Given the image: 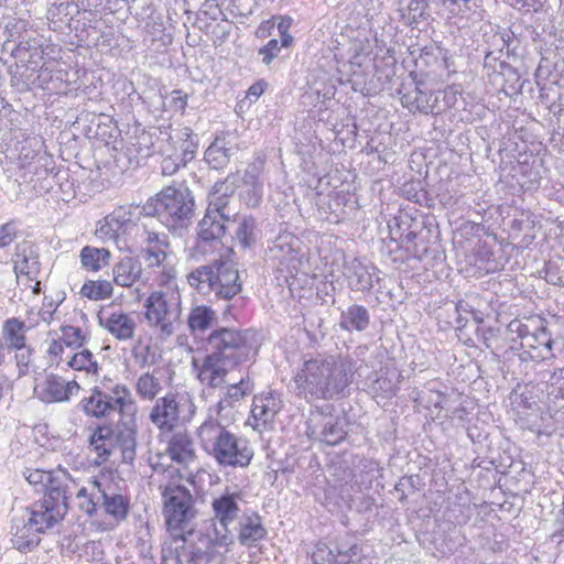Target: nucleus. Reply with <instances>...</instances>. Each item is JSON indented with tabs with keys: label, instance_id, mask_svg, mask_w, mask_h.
I'll list each match as a JSON object with an SVG mask.
<instances>
[{
	"label": "nucleus",
	"instance_id": "nucleus-1",
	"mask_svg": "<svg viewBox=\"0 0 564 564\" xmlns=\"http://www.w3.org/2000/svg\"><path fill=\"white\" fill-rule=\"evenodd\" d=\"M202 345L207 354L198 370V379L210 388L224 384L229 371L250 360L257 352L250 330L235 327L214 328Z\"/></svg>",
	"mask_w": 564,
	"mask_h": 564
},
{
	"label": "nucleus",
	"instance_id": "nucleus-2",
	"mask_svg": "<svg viewBox=\"0 0 564 564\" xmlns=\"http://www.w3.org/2000/svg\"><path fill=\"white\" fill-rule=\"evenodd\" d=\"M356 361L350 356H317L304 361L294 378L296 393L307 402L334 400L352 382Z\"/></svg>",
	"mask_w": 564,
	"mask_h": 564
},
{
	"label": "nucleus",
	"instance_id": "nucleus-3",
	"mask_svg": "<svg viewBox=\"0 0 564 564\" xmlns=\"http://www.w3.org/2000/svg\"><path fill=\"white\" fill-rule=\"evenodd\" d=\"M195 212V195L185 182L163 187L140 207L142 216L155 217L170 232L176 235H181L193 223Z\"/></svg>",
	"mask_w": 564,
	"mask_h": 564
},
{
	"label": "nucleus",
	"instance_id": "nucleus-4",
	"mask_svg": "<svg viewBox=\"0 0 564 564\" xmlns=\"http://www.w3.org/2000/svg\"><path fill=\"white\" fill-rule=\"evenodd\" d=\"M203 449L223 467H247L253 458L248 440L237 436L215 419L206 420L197 430Z\"/></svg>",
	"mask_w": 564,
	"mask_h": 564
},
{
	"label": "nucleus",
	"instance_id": "nucleus-5",
	"mask_svg": "<svg viewBox=\"0 0 564 564\" xmlns=\"http://www.w3.org/2000/svg\"><path fill=\"white\" fill-rule=\"evenodd\" d=\"M160 490L167 531L175 540L186 542L187 535L194 532V522L198 514L195 498L188 488L173 482L161 485Z\"/></svg>",
	"mask_w": 564,
	"mask_h": 564
},
{
	"label": "nucleus",
	"instance_id": "nucleus-6",
	"mask_svg": "<svg viewBox=\"0 0 564 564\" xmlns=\"http://www.w3.org/2000/svg\"><path fill=\"white\" fill-rule=\"evenodd\" d=\"M507 336L511 349H517L519 344L522 350L519 357L522 361H542L554 357V340L542 318H528L527 322L513 319L507 326Z\"/></svg>",
	"mask_w": 564,
	"mask_h": 564
},
{
	"label": "nucleus",
	"instance_id": "nucleus-7",
	"mask_svg": "<svg viewBox=\"0 0 564 564\" xmlns=\"http://www.w3.org/2000/svg\"><path fill=\"white\" fill-rule=\"evenodd\" d=\"M187 281L199 293H215L223 300H231L242 290L239 271L228 260H214L197 267L187 275Z\"/></svg>",
	"mask_w": 564,
	"mask_h": 564
},
{
	"label": "nucleus",
	"instance_id": "nucleus-8",
	"mask_svg": "<svg viewBox=\"0 0 564 564\" xmlns=\"http://www.w3.org/2000/svg\"><path fill=\"white\" fill-rule=\"evenodd\" d=\"M120 415L121 419L115 426H98L90 437V445L102 462H106L113 448L118 447L123 463L131 465L137 456L138 444L135 413Z\"/></svg>",
	"mask_w": 564,
	"mask_h": 564
},
{
	"label": "nucleus",
	"instance_id": "nucleus-9",
	"mask_svg": "<svg viewBox=\"0 0 564 564\" xmlns=\"http://www.w3.org/2000/svg\"><path fill=\"white\" fill-rule=\"evenodd\" d=\"M145 318L162 338L171 337L181 325V296L177 293L153 292L145 300Z\"/></svg>",
	"mask_w": 564,
	"mask_h": 564
},
{
	"label": "nucleus",
	"instance_id": "nucleus-10",
	"mask_svg": "<svg viewBox=\"0 0 564 564\" xmlns=\"http://www.w3.org/2000/svg\"><path fill=\"white\" fill-rule=\"evenodd\" d=\"M78 406L86 415L97 419L109 416L115 412L132 414L137 411L131 392L123 384H116L111 393L95 387L89 397L82 399Z\"/></svg>",
	"mask_w": 564,
	"mask_h": 564
},
{
	"label": "nucleus",
	"instance_id": "nucleus-11",
	"mask_svg": "<svg viewBox=\"0 0 564 564\" xmlns=\"http://www.w3.org/2000/svg\"><path fill=\"white\" fill-rule=\"evenodd\" d=\"M55 484L50 492H44L43 498L32 503L29 509L28 518L31 525L36 528L35 531L45 532L58 523L68 511L69 491L59 487L58 480Z\"/></svg>",
	"mask_w": 564,
	"mask_h": 564
},
{
	"label": "nucleus",
	"instance_id": "nucleus-12",
	"mask_svg": "<svg viewBox=\"0 0 564 564\" xmlns=\"http://www.w3.org/2000/svg\"><path fill=\"white\" fill-rule=\"evenodd\" d=\"M79 389L76 380L65 381L62 377L50 373L39 388H35V393L44 403H59L68 401Z\"/></svg>",
	"mask_w": 564,
	"mask_h": 564
},
{
	"label": "nucleus",
	"instance_id": "nucleus-13",
	"mask_svg": "<svg viewBox=\"0 0 564 564\" xmlns=\"http://www.w3.org/2000/svg\"><path fill=\"white\" fill-rule=\"evenodd\" d=\"M268 531L263 520L258 512H245L238 520L236 541L247 549L256 547L258 543L264 540Z\"/></svg>",
	"mask_w": 564,
	"mask_h": 564
},
{
	"label": "nucleus",
	"instance_id": "nucleus-14",
	"mask_svg": "<svg viewBox=\"0 0 564 564\" xmlns=\"http://www.w3.org/2000/svg\"><path fill=\"white\" fill-rule=\"evenodd\" d=\"M359 258H345L343 264V275L347 281L348 288L354 292H369L373 288L375 273Z\"/></svg>",
	"mask_w": 564,
	"mask_h": 564
},
{
	"label": "nucleus",
	"instance_id": "nucleus-15",
	"mask_svg": "<svg viewBox=\"0 0 564 564\" xmlns=\"http://www.w3.org/2000/svg\"><path fill=\"white\" fill-rule=\"evenodd\" d=\"M186 323L189 334L203 343L207 336L206 333L218 327V316L216 311L208 305H193L187 315Z\"/></svg>",
	"mask_w": 564,
	"mask_h": 564
},
{
	"label": "nucleus",
	"instance_id": "nucleus-16",
	"mask_svg": "<svg viewBox=\"0 0 564 564\" xmlns=\"http://www.w3.org/2000/svg\"><path fill=\"white\" fill-rule=\"evenodd\" d=\"M151 422L160 430L172 431L180 421V404L174 394L156 400L150 412Z\"/></svg>",
	"mask_w": 564,
	"mask_h": 564
},
{
	"label": "nucleus",
	"instance_id": "nucleus-17",
	"mask_svg": "<svg viewBox=\"0 0 564 564\" xmlns=\"http://www.w3.org/2000/svg\"><path fill=\"white\" fill-rule=\"evenodd\" d=\"M15 274L25 275L33 281L40 272V260L37 248L30 241H22L17 245L12 257Z\"/></svg>",
	"mask_w": 564,
	"mask_h": 564
},
{
	"label": "nucleus",
	"instance_id": "nucleus-18",
	"mask_svg": "<svg viewBox=\"0 0 564 564\" xmlns=\"http://www.w3.org/2000/svg\"><path fill=\"white\" fill-rule=\"evenodd\" d=\"M98 322L101 327L120 341L132 339L137 328L135 318L121 311L112 312L109 315L99 313Z\"/></svg>",
	"mask_w": 564,
	"mask_h": 564
},
{
	"label": "nucleus",
	"instance_id": "nucleus-19",
	"mask_svg": "<svg viewBox=\"0 0 564 564\" xmlns=\"http://www.w3.org/2000/svg\"><path fill=\"white\" fill-rule=\"evenodd\" d=\"M240 495L238 492L225 491L212 501L213 520L217 523L232 525L240 519L241 509L239 507Z\"/></svg>",
	"mask_w": 564,
	"mask_h": 564
},
{
	"label": "nucleus",
	"instance_id": "nucleus-20",
	"mask_svg": "<svg viewBox=\"0 0 564 564\" xmlns=\"http://www.w3.org/2000/svg\"><path fill=\"white\" fill-rule=\"evenodd\" d=\"M230 223L225 221V218L210 214V212H205L203 219L197 225L196 248L204 249L205 246L219 242Z\"/></svg>",
	"mask_w": 564,
	"mask_h": 564
},
{
	"label": "nucleus",
	"instance_id": "nucleus-21",
	"mask_svg": "<svg viewBox=\"0 0 564 564\" xmlns=\"http://www.w3.org/2000/svg\"><path fill=\"white\" fill-rule=\"evenodd\" d=\"M140 205L130 207H119L112 214L105 218V224L100 227V231L110 237H118L120 232H126L135 227L133 216L135 212L140 214Z\"/></svg>",
	"mask_w": 564,
	"mask_h": 564
},
{
	"label": "nucleus",
	"instance_id": "nucleus-22",
	"mask_svg": "<svg viewBox=\"0 0 564 564\" xmlns=\"http://www.w3.org/2000/svg\"><path fill=\"white\" fill-rule=\"evenodd\" d=\"M79 13V7L73 1L61 2L58 4H53L48 9V20L54 25V30L62 29L63 25L68 26L70 31L76 32V36L79 40H84V36L79 34V21H74V17ZM84 32V29L80 30V33Z\"/></svg>",
	"mask_w": 564,
	"mask_h": 564
},
{
	"label": "nucleus",
	"instance_id": "nucleus-23",
	"mask_svg": "<svg viewBox=\"0 0 564 564\" xmlns=\"http://www.w3.org/2000/svg\"><path fill=\"white\" fill-rule=\"evenodd\" d=\"M234 147L227 135L221 132L217 134L214 141L204 152V161L207 163L209 169L224 170L230 162Z\"/></svg>",
	"mask_w": 564,
	"mask_h": 564
},
{
	"label": "nucleus",
	"instance_id": "nucleus-24",
	"mask_svg": "<svg viewBox=\"0 0 564 564\" xmlns=\"http://www.w3.org/2000/svg\"><path fill=\"white\" fill-rule=\"evenodd\" d=\"M35 527L31 525L29 518L26 520L24 518L14 519L11 539L13 546L21 552H28L37 546L41 541L39 534L43 532L35 531Z\"/></svg>",
	"mask_w": 564,
	"mask_h": 564
},
{
	"label": "nucleus",
	"instance_id": "nucleus-25",
	"mask_svg": "<svg viewBox=\"0 0 564 564\" xmlns=\"http://www.w3.org/2000/svg\"><path fill=\"white\" fill-rule=\"evenodd\" d=\"M206 532L199 533V541L210 544L213 547L224 549L225 552L236 542V533L227 524L217 523L218 521L210 519Z\"/></svg>",
	"mask_w": 564,
	"mask_h": 564
},
{
	"label": "nucleus",
	"instance_id": "nucleus-26",
	"mask_svg": "<svg viewBox=\"0 0 564 564\" xmlns=\"http://www.w3.org/2000/svg\"><path fill=\"white\" fill-rule=\"evenodd\" d=\"M166 452L173 462L184 466L189 465L196 458L194 442L186 433L173 434L169 441Z\"/></svg>",
	"mask_w": 564,
	"mask_h": 564
},
{
	"label": "nucleus",
	"instance_id": "nucleus-27",
	"mask_svg": "<svg viewBox=\"0 0 564 564\" xmlns=\"http://www.w3.org/2000/svg\"><path fill=\"white\" fill-rule=\"evenodd\" d=\"M101 498H100V509L105 511V513L117 522H121L127 519L130 501L127 497L115 492L111 490V487H104L101 485Z\"/></svg>",
	"mask_w": 564,
	"mask_h": 564
},
{
	"label": "nucleus",
	"instance_id": "nucleus-28",
	"mask_svg": "<svg viewBox=\"0 0 564 564\" xmlns=\"http://www.w3.org/2000/svg\"><path fill=\"white\" fill-rule=\"evenodd\" d=\"M370 325V313L367 307L359 304H351L341 311L339 318V327L343 330L365 332Z\"/></svg>",
	"mask_w": 564,
	"mask_h": 564
},
{
	"label": "nucleus",
	"instance_id": "nucleus-29",
	"mask_svg": "<svg viewBox=\"0 0 564 564\" xmlns=\"http://www.w3.org/2000/svg\"><path fill=\"white\" fill-rule=\"evenodd\" d=\"M142 274V267L138 259L123 257L113 267V281L117 285L130 288Z\"/></svg>",
	"mask_w": 564,
	"mask_h": 564
},
{
	"label": "nucleus",
	"instance_id": "nucleus-30",
	"mask_svg": "<svg viewBox=\"0 0 564 564\" xmlns=\"http://www.w3.org/2000/svg\"><path fill=\"white\" fill-rule=\"evenodd\" d=\"M89 487H83L78 490L76 497L79 500L78 508L88 517H93L100 509L101 482L91 478L88 482Z\"/></svg>",
	"mask_w": 564,
	"mask_h": 564
},
{
	"label": "nucleus",
	"instance_id": "nucleus-31",
	"mask_svg": "<svg viewBox=\"0 0 564 564\" xmlns=\"http://www.w3.org/2000/svg\"><path fill=\"white\" fill-rule=\"evenodd\" d=\"M25 479L31 485L43 486L45 492H50L52 487L56 486L55 481L58 480L59 487L68 491L69 474L66 470H58L56 473L40 469L28 470L25 473Z\"/></svg>",
	"mask_w": 564,
	"mask_h": 564
},
{
	"label": "nucleus",
	"instance_id": "nucleus-32",
	"mask_svg": "<svg viewBox=\"0 0 564 564\" xmlns=\"http://www.w3.org/2000/svg\"><path fill=\"white\" fill-rule=\"evenodd\" d=\"M281 409V401L272 393L253 398L251 414L256 421L263 424L271 422Z\"/></svg>",
	"mask_w": 564,
	"mask_h": 564
},
{
	"label": "nucleus",
	"instance_id": "nucleus-33",
	"mask_svg": "<svg viewBox=\"0 0 564 564\" xmlns=\"http://www.w3.org/2000/svg\"><path fill=\"white\" fill-rule=\"evenodd\" d=\"M427 0H398V11L406 25H417L426 18Z\"/></svg>",
	"mask_w": 564,
	"mask_h": 564
},
{
	"label": "nucleus",
	"instance_id": "nucleus-34",
	"mask_svg": "<svg viewBox=\"0 0 564 564\" xmlns=\"http://www.w3.org/2000/svg\"><path fill=\"white\" fill-rule=\"evenodd\" d=\"M82 267L88 271L97 272L110 262L111 253L106 248L85 246L80 250Z\"/></svg>",
	"mask_w": 564,
	"mask_h": 564
},
{
	"label": "nucleus",
	"instance_id": "nucleus-35",
	"mask_svg": "<svg viewBox=\"0 0 564 564\" xmlns=\"http://www.w3.org/2000/svg\"><path fill=\"white\" fill-rule=\"evenodd\" d=\"M401 104L410 111H420L422 113H430L434 110V104L431 102L432 94L423 91L417 86L414 89L402 94Z\"/></svg>",
	"mask_w": 564,
	"mask_h": 564
},
{
	"label": "nucleus",
	"instance_id": "nucleus-36",
	"mask_svg": "<svg viewBox=\"0 0 564 564\" xmlns=\"http://www.w3.org/2000/svg\"><path fill=\"white\" fill-rule=\"evenodd\" d=\"M333 564H349L359 556L360 547L347 536L338 538L332 544Z\"/></svg>",
	"mask_w": 564,
	"mask_h": 564
},
{
	"label": "nucleus",
	"instance_id": "nucleus-37",
	"mask_svg": "<svg viewBox=\"0 0 564 564\" xmlns=\"http://www.w3.org/2000/svg\"><path fill=\"white\" fill-rule=\"evenodd\" d=\"M346 425L344 419L326 417L321 431V441L333 446L339 444L347 435Z\"/></svg>",
	"mask_w": 564,
	"mask_h": 564
},
{
	"label": "nucleus",
	"instance_id": "nucleus-38",
	"mask_svg": "<svg viewBox=\"0 0 564 564\" xmlns=\"http://www.w3.org/2000/svg\"><path fill=\"white\" fill-rule=\"evenodd\" d=\"M237 221L235 239L242 249L251 248L257 241V223L252 216H242Z\"/></svg>",
	"mask_w": 564,
	"mask_h": 564
},
{
	"label": "nucleus",
	"instance_id": "nucleus-39",
	"mask_svg": "<svg viewBox=\"0 0 564 564\" xmlns=\"http://www.w3.org/2000/svg\"><path fill=\"white\" fill-rule=\"evenodd\" d=\"M25 324L18 318H9L3 325L4 338L11 349H22L25 346Z\"/></svg>",
	"mask_w": 564,
	"mask_h": 564
},
{
	"label": "nucleus",
	"instance_id": "nucleus-40",
	"mask_svg": "<svg viewBox=\"0 0 564 564\" xmlns=\"http://www.w3.org/2000/svg\"><path fill=\"white\" fill-rule=\"evenodd\" d=\"M253 384L250 382L249 379H240L238 383L230 384L227 388L226 394L224 398H221L218 403L217 408L218 411L221 412L228 406H231L234 402L239 401L245 395L249 394L252 390Z\"/></svg>",
	"mask_w": 564,
	"mask_h": 564
},
{
	"label": "nucleus",
	"instance_id": "nucleus-41",
	"mask_svg": "<svg viewBox=\"0 0 564 564\" xmlns=\"http://www.w3.org/2000/svg\"><path fill=\"white\" fill-rule=\"evenodd\" d=\"M223 553L219 547H213L198 540L197 545L192 551L191 564H219Z\"/></svg>",
	"mask_w": 564,
	"mask_h": 564
},
{
	"label": "nucleus",
	"instance_id": "nucleus-42",
	"mask_svg": "<svg viewBox=\"0 0 564 564\" xmlns=\"http://www.w3.org/2000/svg\"><path fill=\"white\" fill-rule=\"evenodd\" d=\"M180 140H181V159L183 166H185L188 162L193 161L196 156L198 150V137L193 132L189 127H184L180 130Z\"/></svg>",
	"mask_w": 564,
	"mask_h": 564
},
{
	"label": "nucleus",
	"instance_id": "nucleus-43",
	"mask_svg": "<svg viewBox=\"0 0 564 564\" xmlns=\"http://www.w3.org/2000/svg\"><path fill=\"white\" fill-rule=\"evenodd\" d=\"M112 290V285L108 281H87L82 286L80 294L89 300L99 301L110 297Z\"/></svg>",
	"mask_w": 564,
	"mask_h": 564
},
{
	"label": "nucleus",
	"instance_id": "nucleus-44",
	"mask_svg": "<svg viewBox=\"0 0 564 564\" xmlns=\"http://www.w3.org/2000/svg\"><path fill=\"white\" fill-rule=\"evenodd\" d=\"M417 224L408 226L405 228V232H400L399 236H395V241H399L401 247H403L409 253H411L415 258H421L422 253L426 252V247L423 246L422 249L419 248L416 243V239L419 238V232L415 228Z\"/></svg>",
	"mask_w": 564,
	"mask_h": 564
},
{
	"label": "nucleus",
	"instance_id": "nucleus-45",
	"mask_svg": "<svg viewBox=\"0 0 564 564\" xmlns=\"http://www.w3.org/2000/svg\"><path fill=\"white\" fill-rule=\"evenodd\" d=\"M206 212H210L213 215L225 218V221H235L236 214L231 213L229 208V198L226 196L213 194V192H210L209 204Z\"/></svg>",
	"mask_w": 564,
	"mask_h": 564
},
{
	"label": "nucleus",
	"instance_id": "nucleus-46",
	"mask_svg": "<svg viewBox=\"0 0 564 564\" xmlns=\"http://www.w3.org/2000/svg\"><path fill=\"white\" fill-rule=\"evenodd\" d=\"M135 389L138 394L147 400H153L161 390V383L158 378L147 372L140 376Z\"/></svg>",
	"mask_w": 564,
	"mask_h": 564
},
{
	"label": "nucleus",
	"instance_id": "nucleus-47",
	"mask_svg": "<svg viewBox=\"0 0 564 564\" xmlns=\"http://www.w3.org/2000/svg\"><path fill=\"white\" fill-rule=\"evenodd\" d=\"M35 47H42L41 40L23 34L19 36V42L14 43L10 50L11 55L18 63L25 61L26 54L34 52Z\"/></svg>",
	"mask_w": 564,
	"mask_h": 564
},
{
	"label": "nucleus",
	"instance_id": "nucleus-48",
	"mask_svg": "<svg viewBox=\"0 0 564 564\" xmlns=\"http://www.w3.org/2000/svg\"><path fill=\"white\" fill-rule=\"evenodd\" d=\"M68 366L75 370H84L88 373H97L98 364L89 349L74 354L68 361Z\"/></svg>",
	"mask_w": 564,
	"mask_h": 564
},
{
	"label": "nucleus",
	"instance_id": "nucleus-49",
	"mask_svg": "<svg viewBox=\"0 0 564 564\" xmlns=\"http://www.w3.org/2000/svg\"><path fill=\"white\" fill-rule=\"evenodd\" d=\"M62 337L61 340L70 348H80L87 340V336L83 333L79 327L72 325H64L61 327Z\"/></svg>",
	"mask_w": 564,
	"mask_h": 564
},
{
	"label": "nucleus",
	"instance_id": "nucleus-50",
	"mask_svg": "<svg viewBox=\"0 0 564 564\" xmlns=\"http://www.w3.org/2000/svg\"><path fill=\"white\" fill-rule=\"evenodd\" d=\"M545 274L549 283L564 286V257L550 260L546 263Z\"/></svg>",
	"mask_w": 564,
	"mask_h": 564
},
{
	"label": "nucleus",
	"instance_id": "nucleus-51",
	"mask_svg": "<svg viewBox=\"0 0 564 564\" xmlns=\"http://www.w3.org/2000/svg\"><path fill=\"white\" fill-rule=\"evenodd\" d=\"M169 247L161 246H147L141 249V256L147 262L148 267H160L166 259L165 249Z\"/></svg>",
	"mask_w": 564,
	"mask_h": 564
},
{
	"label": "nucleus",
	"instance_id": "nucleus-52",
	"mask_svg": "<svg viewBox=\"0 0 564 564\" xmlns=\"http://www.w3.org/2000/svg\"><path fill=\"white\" fill-rule=\"evenodd\" d=\"M498 66V75H501L505 78V80L509 83V87L513 91L521 90L523 83L521 80L519 72L511 65L507 64L506 62H499Z\"/></svg>",
	"mask_w": 564,
	"mask_h": 564
},
{
	"label": "nucleus",
	"instance_id": "nucleus-53",
	"mask_svg": "<svg viewBox=\"0 0 564 564\" xmlns=\"http://www.w3.org/2000/svg\"><path fill=\"white\" fill-rule=\"evenodd\" d=\"M43 54L42 47H35L34 52L26 54L25 61L17 63V67H23L24 72H39L43 67Z\"/></svg>",
	"mask_w": 564,
	"mask_h": 564
},
{
	"label": "nucleus",
	"instance_id": "nucleus-54",
	"mask_svg": "<svg viewBox=\"0 0 564 564\" xmlns=\"http://www.w3.org/2000/svg\"><path fill=\"white\" fill-rule=\"evenodd\" d=\"M237 174L230 173L225 180L218 181L213 186V194L230 197L237 189Z\"/></svg>",
	"mask_w": 564,
	"mask_h": 564
},
{
	"label": "nucleus",
	"instance_id": "nucleus-55",
	"mask_svg": "<svg viewBox=\"0 0 564 564\" xmlns=\"http://www.w3.org/2000/svg\"><path fill=\"white\" fill-rule=\"evenodd\" d=\"M111 122L112 119L105 115H94L90 120L91 124H96V130L94 131L95 138L106 139L111 138Z\"/></svg>",
	"mask_w": 564,
	"mask_h": 564
},
{
	"label": "nucleus",
	"instance_id": "nucleus-56",
	"mask_svg": "<svg viewBox=\"0 0 564 564\" xmlns=\"http://www.w3.org/2000/svg\"><path fill=\"white\" fill-rule=\"evenodd\" d=\"M411 225H415V221L408 214H400L394 217L388 224L391 239L395 241V236H399L400 232H405V228Z\"/></svg>",
	"mask_w": 564,
	"mask_h": 564
},
{
	"label": "nucleus",
	"instance_id": "nucleus-57",
	"mask_svg": "<svg viewBox=\"0 0 564 564\" xmlns=\"http://www.w3.org/2000/svg\"><path fill=\"white\" fill-rule=\"evenodd\" d=\"M313 564H333V551L332 545H327L324 542H318L311 555Z\"/></svg>",
	"mask_w": 564,
	"mask_h": 564
},
{
	"label": "nucleus",
	"instance_id": "nucleus-58",
	"mask_svg": "<svg viewBox=\"0 0 564 564\" xmlns=\"http://www.w3.org/2000/svg\"><path fill=\"white\" fill-rule=\"evenodd\" d=\"M295 242L296 239L294 236L290 234L281 235L275 239L273 247L271 248V251L274 253V257H279L278 252L289 254L294 251L293 246Z\"/></svg>",
	"mask_w": 564,
	"mask_h": 564
},
{
	"label": "nucleus",
	"instance_id": "nucleus-59",
	"mask_svg": "<svg viewBox=\"0 0 564 564\" xmlns=\"http://www.w3.org/2000/svg\"><path fill=\"white\" fill-rule=\"evenodd\" d=\"M246 189L242 193V199L249 207H257L263 195V185H249L245 186Z\"/></svg>",
	"mask_w": 564,
	"mask_h": 564
},
{
	"label": "nucleus",
	"instance_id": "nucleus-60",
	"mask_svg": "<svg viewBox=\"0 0 564 564\" xmlns=\"http://www.w3.org/2000/svg\"><path fill=\"white\" fill-rule=\"evenodd\" d=\"M281 48L279 41L276 39H272L264 46L259 48L258 54L262 56V63L264 65H270L279 55Z\"/></svg>",
	"mask_w": 564,
	"mask_h": 564
},
{
	"label": "nucleus",
	"instance_id": "nucleus-61",
	"mask_svg": "<svg viewBox=\"0 0 564 564\" xmlns=\"http://www.w3.org/2000/svg\"><path fill=\"white\" fill-rule=\"evenodd\" d=\"M344 199H345L344 196L341 197V196L337 195L336 197H334L333 199L329 200L328 208L330 212H329V215L326 216V219L329 223L337 224L346 217V213L344 212L343 208H340Z\"/></svg>",
	"mask_w": 564,
	"mask_h": 564
},
{
	"label": "nucleus",
	"instance_id": "nucleus-62",
	"mask_svg": "<svg viewBox=\"0 0 564 564\" xmlns=\"http://www.w3.org/2000/svg\"><path fill=\"white\" fill-rule=\"evenodd\" d=\"M263 167V162L259 163H252L250 164L243 174V185H263L262 181L260 180V174Z\"/></svg>",
	"mask_w": 564,
	"mask_h": 564
},
{
	"label": "nucleus",
	"instance_id": "nucleus-63",
	"mask_svg": "<svg viewBox=\"0 0 564 564\" xmlns=\"http://www.w3.org/2000/svg\"><path fill=\"white\" fill-rule=\"evenodd\" d=\"M17 237L14 223H7L0 226V248L9 246Z\"/></svg>",
	"mask_w": 564,
	"mask_h": 564
},
{
	"label": "nucleus",
	"instance_id": "nucleus-64",
	"mask_svg": "<svg viewBox=\"0 0 564 564\" xmlns=\"http://www.w3.org/2000/svg\"><path fill=\"white\" fill-rule=\"evenodd\" d=\"M183 166L181 158L165 156L161 162V172L163 175H173Z\"/></svg>",
	"mask_w": 564,
	"mask_h": 564
}]
</instances>
